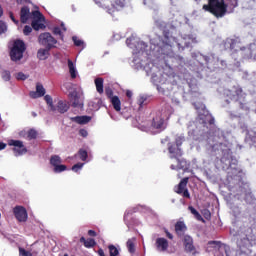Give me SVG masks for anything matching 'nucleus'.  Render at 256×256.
Returning a JSON list of instances; mask_svg holds the SVG:
<instances>
[{
    "label": "nucleus",
    "mask_w": 256,
    "mask_h": 256,
    "mask_svg": "<svg viewBox=\"0 0 256 256\" xmlns=\"http://www.w3.org/2000/svg\"><path fill=\"white\" fill-rule=\"evenodd\" d=\"M95 245V240L93 238H89L86 240L84 246L87 247V248H91V247H94Z\"/></svg>",
    "instance_id": "obj_34"
},
{
    "label": "nucleus",
    "mask_w": 256,
    "mask_h": 256,
    "mask_svg": "<svg viewBox=\"0 0 256 256\" xmlns=\"http://www.w3.org/2000/svg\"><path fill=\"white\" fill-rule=\"evenodd\" d=\"M57 111L59 113H67L69 111V104L66 101L59 100L57 103Z\"/></svg>",
    "instance_id": "obj_20"
},
{
    "label": "nucleus",
    "mask_w": 256,
    "mask_h": 256,
    "mask_svg": "<svg viewBox=\"0 0 256 256\" xmlns=\"http://www.w3.org/2000/svg\"><path fill=\"white\" fill-rule=\"evenodd\" d=\"M98 255L99 256H105V252L103 251V249L98 250Z\"/></svg>",
    "instance_id": "obj_53"
},
{
    "label": "nucleus",
    "mask_w": 256,
    "mask_h": 256,
    "mask_svg": "<svg viewBox=\"0 0 256 256\" xmlns=\"http://www.w3.org/2000/svg\"><path fill=\"white\" fill-rule=\"evenodd\" d=\"M70 101L73 107H83V92L74 90L70 93Z\"/></svg>",
    "instance_id": "obj_11"
},
{
    "label": "nucleus",
    "mask_w": 256,
    "mask_h": 256,
    "mask_svg": "<svg viewBox=\"0 0 256 256\" xmlns=\"http://www.w3.org/2000/svg\"><path fill=\"white\" fill-rule=\"evenodd\" d=\"M15 78L17 79V81H26V79H29V74L18 72L15 74Z\"/></svg>",
    "instance_id": "obj_30"
},
{
    "label": "nucleus",
    "mask_w": 256,
    "mask_h": 256,
    "mask_svg": "<svg viewBox=\"0 0 256 256\" xmlns=\"http://www.w3.org/2000/svg\"><path fill=\"white\" fill-rule=\"evenodd\" d=\"M72 39H73L74 45H76V47H82L83 42L81 40H79V38L74 36Z\"/></svg>",
    "instance_id": "obj_38"
},
{
    "label": "nucleus",
    "mask_w": 256,
    "mask_h": 256,
    "mask_svg": "<svg viewBox=\"0 0 256 256\" xmlns=\"http://www.w3.org/2000/svg\"><path fill=\"white\" fill-rule=\"evenodd\" d=\"M237 246L243 255H251L253 247L256 246V237L253 234L241 236L237 241Z\"/></svg>",
    "instance_id": "obj_4"
},
{
    "label": "nucleus",
    "mask_w": 256,
    "mask_h": 256,
    "mask_svg": "<svg viewBox=\"0 0 256 256\" xmlns=\"http://www.w3.org/2000/svg\"><path fill=\"white\" fill-rule=\"evenodd\" d=\"M106 95H107V97H109V99L111 101V97H113V91L111 89H106Z\"/></svg>",
    "instance_id": "obj_43"
},
{
    "label": "nucleus",
    "mask_w": 256,
    "mask_h": 256,
    "mask_svg": "<svg viewBox=\"0 0 256 256\" xmlns=\"http://www.w3.org/2000/svg\"><path fill=\"white\" fill-rule=\"evenodd\" d=\"M135 241V238H131L127 241L126 245L129 253H135Z\"/></svg>",
    "instance_id": "obj_25"
},
{
    "label": "nucleus",
    "mask_w": 256,
    "mask_h": 256,
    "mask_svg": "<svg viewBox=\"0 0 256 256\" xmlns=\"http://www.w3.org/2000/svg\"><path fill=\"white\" fill-rule=\"evenodd\" d=\"M221 247V242L211 241L208 243L207 250L212 251V249H219Z\"/></svg>",
    "instance_id": "obj_28"
},
{
    "label": "nucleus",
    "mask_w": 256,
    "mask_h": 256,
    "mask_svg": "<svg viewBox=\"0 0 256 256\" xmlns=\"http://www.w3.org/2000/svg\"><path fill=\"white\" fill-rule=\"evenodd\" d=\"M110 256L119 255V250L115 246H109Z\"/></svg>",
    "instance_id": "obj_35"
},
{
    "label": "nucleus",
    "mask_w": 256,
    "mask_h": 256,
    "mask_svg": "<svg viewBox=\"0 0 256 256\" xmlns=\"http://www.w3.org/2000/svg\"><path fill=\"white\" fill-rule=\"evenodd\" d=\"M0 17H3V8L0 6Z\"/></svg>",
    "instance_id": "obj_56"
},
{
    "label": "nucleus",
    "mask_w": 256,
    "mask_h": 256,
    "mask_svg": "<svg viewBox=\"0 0 256 256\" xmlns=\"http://www.w3.org/2000/svg\"><path fill=\"white\" fill-rule=\"evenodd\" d=\"M38 41L40 45H43L47 49H51V47H55V45H57V40L53 38L50 33L47 32L40 34Z\"/></svg>",
    "instance_id": "obj_8"
},
{
    "label": "nucleus",
    "mask_w": 256,
    "mask_h": 256,
    "mask_svg": "<svg viewBox=\"0 0 256 256\" xmlns=\"http://www.w3.org/2000/svg\"><path fill=\"white\" fill-rule=\"evenodd\" d=\"M184 247H185L186 251H193V249H194L193 238H191V236H189V235L184 236Z\"/></svg>",
    "instance_id": "obj_22"
},
{
    "label": "nucleus",
    "mask_w": 256,
    "mask_h": 256,
    "mask_svg": "<svg viewBox=\"0 0 256 256\" xmlns=\"http://www.w3.org/2000/svg\"><path fill=\"white\" fill-rule=\"evenodd\" d=\"M2 79L4 81H9V79H11V73L9 71L2 72Z\"/></svg>",
    "instance_id": "obj_37"
},
{
    "label": "nucleus",
    "mask_w": 256,
    "mask_h": 256,
    "mask_svg": "<svg viewBox=\"0 0 256 256\" xmlns=\"http://www.w3.org/2000/svg\"><path fill=\"white\" fill-rule=\"evenodd\" d=\"M190 213H192V215H194V217L198 220V221H203V217L201 216V214H199V212L193 208V206L188 207Z\"/></svg>",
    "instance_id": "obj_29"
},
{
    "label": "nucleus",
    "mask_w": 256,
    "mask_h": 256,
    "mask_svg": "<svg viewBox=\"0 0 256 256\" xmlns=\"http://www.w3.org/2000/svg\"><path fill=\"white\" fill-rule=\"evenodd\" d=\"M71 121H74L79 125H87V123L91 121V116H76V117H72Z\"/></svg>",
    "instance_id": "obj_17"
},
{
    "label": "nucleus",
    "mask_w": 256,
    "mask_h": 256,
    "mask_svg": "<svg viewBox=\"0 0 256 256\" xmlns=\"http://www.w3.org/2000/svg\"><path fill=\"white\" fill-rule=\"evenodd\" d=\"M49 49L50 48H41L37 52V57L40 61H45V59L49 58Z\"/></svg>",
    "instance_id": "obj_19"
},
{
    "label": "nucleus",
    "mask_w": 256,
    "mask_h": 256,
    "mask_svg": "<svg viewBox=\"0 0 256 256\" xmlns=\"http://www.w3.org/2000/svg\"><path fill=\"white\" fill-rule=\"evenodd\" d=\"M166 235H167V238L168 239H173V234L169 233V232H166Z\"/></svg>",
    "instance_id": "obj_54"
},
{
    "label": "nucleus",
    "mask_w": 256,
    "mask_h": 256,
    "mask_svg": "<svg viewBox=\"0 0 256 256\" xmlns=\"http://www.w3.org/2000/svg\"><path fill=\"white\" fill-rule=\"evenodd\" d=\"M111 103L115 109V111H121V100L117 96L111 97Z\"/></svg>",
    "instance_id": "obj_23"
},
{
    "label": "nucleus",
    "mask_w": 256,
    "mask_h": 256,
    "mask_svg": "<svg viewBox=\"0 0 256 256\" xmlns=\"http://www.w3.org/2000/svg\"><path fill=\"white\" fill-rule=\"evenodd\" d=\"M181 143H183V137H178L176 140V144H168V151L170 153V157L172 159L171 169H182L183 171H186L189 169V164H187V161L179 158L181 155H183V152L181 151Z\"/></svg>",
    "instance_id": "obj_2"
},
{
    "label": "nucleus",
    "mask_w": 256,
    "mask_h": 256,
    "mask_svg": "<svg viewBox=\"0 0 256 256\" xmlns=\"http://www.w3.org/2000/svg\"><path fill=\"white\" fill-rule=\"evenodd\" d=\"M189 182V178L186 177L184 179L181 180V182L179 183L178 187L175 188V191L181 195H183V197H187L189 199L190 194H189V190H187L185 187H187V183Z\"/></svg>",
    "instance_id": "obj_13"
},
{
    "label": "nucleus",
    "mask_w": 256,
    "mask_h": 256,
    "mask_svg": "<svg viewBox=\"0 0 256 256\" xmlns=\"http://www.w3.org/2000/svg\"><path fill=\"white\" fill-rule=\"evenodd\" d=\"M203 9L215 15V17H223L227 11V6L225 0H209V4H205Z\"/></svg>",
    "instance_id": "obj_5"
},
{
    "label": "nucleus",
    "mask_w": 256,
    "mask_h": 256,
    "mask_svg": "<svg viewBox=\"0 0 256 256\" xmlns=\"http://www.w3.org/2000/svg\"><path fill=\"white\" fill-rule=\"evenodd\" d=\"M156 70H157V67L153 66L152 71H156Z\"/></svg>",
    "instance_id": "obj_58"
},
{
    "label": "nucleus",
    "mask_w": 256,
    "mask_h": 256,
    "mask_svg": "<svg viewBox=\"0 0 256 256\" xmlns=\"http://www.w3.org/2000/svg\"><path fill=\"white\" fill-rule=\"evenodd\" d=\"M78 155H79L81 161H87V151L80 150Z\"/></svg>",
    "instance_id": "obj_36"
},
{
    "label": "nucleus",
    "mask_w": 256,
    "mask_h": 256,
    "mask_svg": "<svg viewBox=\"0 0 256 256\" xmlns=\"http://www.w3.org/2000/svg\"><path fill=\"white\" fill-rule=\"evenodd\" d=\"M45 95V87H43L41 84L36 85V91L30 92V97L32 99H39V97H43Z\"/></svg>",
    "instance_id": "obj_14"
},
{
    "label": "nucleus",
    "mask_w": 256,
    "mask_h": 256,
    "mask_svg": "<svg viewBox=\"0 0 256 256\" xmlns=\"http://www.w3.org/2000/svg\"><path fill=\"white\" fill-rule=\"evenodd\" d=\"M88 235H90L91 237H95L96 233L93 230H89Z\"/></svg>",
    "instance_id": "obj_51"
},
{
    "label": "nucleus",
    "mask_w": 256,
    "mask_h": 256,
    "mask_svg": "<svg viewBox=\"0 0 256 256\" xmlns=\"http://www.w3.org/2000/svg\"><path fill=\"white\" fill-rule=\"evenodd\" d=\"M175 231L177 235H183L185 231H187V226L185 225V222L183 221H178L175 225Z\"/></svg>",
    "instance_id": "obj_21"
},
{
    "label": "nucleus",
    "mask_w": 256,
    "mask_h": 256,
    "mask_svg": "<svg viewBox=\"0 0 256 256\" xmlns=\"http://www.w3.org/2000/svg\"><path fill=\"white\" fill-rule=\"evenodd\" d=\"M204 217H205V219H209V218L211 217V212L206 211V212L204 213Z\"/></svg>",
    "instance_id": "obj_48"
},
{
    "label": "nucleus",
    "mask_w": 256,
    "mask_h": 256,
    "mask_svg": "<svg viewBox=\"0 0 256 256\" xmlns=\"http://www.w3.org/2000/svg\"><path fill=\"white\" fill-rule=\"evenodd\" d=\"M7 147V144L0 142V151H3Z\"/></svg>",
    "instance_id": "obj_47"
},
{
    "label": "nucleus",
    "mask_w": 256,
    "mask_h": 256,
    "mask_svg": "<svg viewBox=\"0 0 256 256\" xmlns=\"http://www.w3.org/2000/svg\"><path fill=\"white\" fill-rule=\"evenodd\" d=\"M79 133H80L81 137H87V135H89V133L85 129H81L79 131Z\"/></svg>",
    "instance_id": "obj_42"
},
{
    "label": "nucleus",
    "mask_w": 256,
    "mask_h": 256,
    "mask_svg": "<svg viewBox=\"0 0 256 256\" xmlns=\"http://www.w3.org/2000/svg\"><path fill=\"white\" fill-rule=\"evenodd\" d=\"M13 213H14L17 221H19L20 223H25V221H27V218H28L27 210L24 207L16 206L13 209Z\"/></svg>",
    "instance_id": "obj_12"
},
{
    "label": "nucleus",
    "mask_w": 256,
    "mask_h": 256,
    "mask_svg": "<svg viewBox=\"0 0 256 256\" xmlns=\"http://www.w3.org/2000/svg\"><path fill=\"white\" fill-rule=\"evenodd\" d=\"M7 33V24L0 20V35Z\"/></svg>",
    "instance_id": "obj_33"
},
{
    "label": "nucleus",
    "mask_w": 256,
    "mask_h": 256,
    "mask_svg": "<svg viewBox=\"0 0 256 256\" xmlns=\"http://www.w3.org/2000/svg\"><path fill=\"white\" fill-rule=\"evenodd\" d=\"M124 219H127V214L124 215Z\"/></svg>",
    "instance_id": "obj_59"
},
{
    "label": "nucleus",
    "mask_w": 256,
    "mask_h": 256,
    "mask_svg": "<svg viewBox=\"0 0 256 256\" xmlns=\"http://www.w3.org/2000/svg\"><path fill=\"white\" fill-rule=\"evenodd\" d=\"M68 69H69L71 79H76L77 75L79 74V72H77V66L75 65V63H73V61L69 59H68Z\"/></svg>",
    "instance_id": "obj_18"
},
{
    "label": "nucleus",
    "mask_w": 256,
    "mask_h": 256,
    "mask_svg": "<svg viewBox=\"0 0 256 256\" xmlns=\"http://www.w3.org/2000/svg\"><path fill=\"white\" fill-rule=\"evenodd\" d=\"M165 50L171 51V46H169V45L164 46L162 48V51H165Z\"/></svg>",
    "instance_id": "obj_52"
},
{
    "label": "nucleus",
    "mask_w": 256,
    "mask_h": 256,
    "mask_svg": "<svg viewBox=\"0 0 256 256\" xmlns=\"http://www.w3.org/2000/svg\"><path fill=\"white\" fill-rule=\"evenodd\" d=\"M83 165H85L84 163H77L76 165H74L72 167V171H74V173H79V171H81L83 169Z\"/></svg>",
    "instance_id": "obj_32"
},
{
    "label": "nucleus",
    "mask_w": 256,
    "mask_h": 256,
    "mask_svg": "<svg viewBox=\"0 0 256 256\" xmlns=\"http://www.w3.org/2000/svg\"><path fill=\"white\" fill-rule=\"evenodd\" d=\"M44 100L50 108V111H57V108L53 105V98L50 95L44 96Z\"/></svg>",
    "instance_id": "obj_26"
},
{
    "label": "nucleus",
    "mask_w": 256,
    "mask_h": 256,
    "mask_svg": "<svg viewBox=\"0 0 256 256\" xmlns=\"http://www.w3.org/2000/svg\"><path fill=\"white\" fill-rule=\"evenodd\" d=\"M168 57H171V53L164 54V56L162 57V59H164V61L167 62Z\"/></svg>",
    "instance_id": "obj_49"
},
{
    "label": "nucleus",
    "mask_w": 256,
    "mask_h": 256,
    "mask_svg": "<svg viewBox=\"0 0 256 256\" xmlns=\"http://www.w3.org/2000/svg\"><path fill=\"white\" fill-rule=\"evenodd\" d=\"M95 86L98 93H103V78H96Z\"/></svg>",
    "instance_id": "obj_27"
},
{
    "label": "nucleus",
    "mask_w": 256,
    "mask_h": 256,
    "mask_svg": "<svg viewBox=\"0 0 256 256\" xmlns=\"http://www.w3.org/2000/svg\"><path fill=\"white\" fill-rule=\"evenodd\" d=\"M145 101H146V98L144 96H141L139 98L138 103H139L140 107L143 105V103H145Z\"/></svg>",
    "instance_id": "obj_44"
},
{
    "label": "nucleus",
    "mask_w": 256,
    "mask_h": 256,
    "mask_svg": "<svg viewBox=\"0 0 256 256\" xmlns=\"http://www.w3.org/2000/svg\"><path fill=\"white\" fill-rule=\"evenodd\" d=\"M10 59L11 61H14L15 63H17L18 61H21V59H23V55L25 53V42H23V40H14L12 41V43L10 44Z\"/></svg>",
    "instance_id": "obj_6"
},
{
    "label": "nucleus",
    "mask_w": 256,
    "mask_h": 256,
    "mask_svg": "<svg viewBox=\"0 0 256 256\" xmlns=\"http://www.w3.org/2000/svg\"><path fill=\"white\" fill-rule=\"evenodd\" d=\"M191 43H197V41L195 40V38H190L189 41L185 42L186 47H189V45H191Z\"/></svg>",
    "instance_id": "obj_41"
},
{
    "label": "nucleus",
    "mask_w": 256,
    "mask_h": 256,
    "mask_svg": "<svg viewBox=\"0 0 256 256\" xmlns=\"http://www.w3.org/2000/svg\"><path fill=\"white\" fill-rule=\"evenodd\" d=\"M126 95H127V97H129V99H131V97H133V92H131L130 90H128V91L126 92Z\"/></svg>",
    "instance_id": "obj_50"
},
{
    "label": "nucleus",
    "mask_w": 256,
    "mask_h": 256,
    "mask_svg": "<svg viewBox=\"0 0 256 256\" xmlns=\"http://www.w3.org/2000/svg\"><path fill=\"white\" fill-rule=\"evenodd\" d=\"M31 31H33V28L31 26H25L23 29L24 35H30Z\"/></svg>",
    "instance_id": "obj_40"
},
{
    "label": "nucleus",
    "mask_w": 256,
    "mask_h": 256,
    "mask_svg": "<svg viewBox=\"0 0 256 256\" xmlns=\"http://www.w3.org/2000/svg\"><path fill=\"white\" fill-rule=\"evenodd\" d=\"M96 5L103 7L104 9H121L125 6V0H94Z\"/></svg>",
    "instance_id": "obj_7"
},
{
    "label": "nucleus",
    "mask_w": 256,
    "mask_h": 256,
    "mask_svg": "<svg viewBox=\"0 0 256 256\" xmlns=\"http://www.w3.org/2000/svg\"><path fill=\"white\" fill-rule=\"evenodd\" d=\"M8 145L10 147H14L13 151L16 157H19V155H25V153H27V148L25 147V145H23V142L20 140H9Z\"/></svg>",
    "instance_id": "obj_9"
},
{
    "label": "nucleus",
    "mask_w": 256,
    "mask_h": 256,
    "mask_svg": "<svg viewBox=\"0 0 256 256\" xmlns=\"http://www.w3.org/2000/svg\"><path fill=\"white\" fill-rule=\"evenodd\" d=\"M54 33L55 35H61V28L59 27L54 28Z\"/></svg>",
    "instance_id": "obj_46"
},
{
    "label": "nucleus",
    "mask_w": 256,
    "mask_h": 256,
    "mask_svg": "<svg viewBox=\"0 0 256 256\" xmlns=\"http://www.w3.org/2000/svg\"><path fill=\"white\" fill-rule=\"evenodd\" d=\"M227 256H229V254H227Z\"/></svg>",
    "instance_id": "obj_60"
},
{
    "label": "nucleus",
    "mask_w": 256,
    "mask_h": 256,
    "mask_svg": "<svg viewBox=\"0 0 256 256\" xmlns=\"http://www.w3.org/2000/svg\"><path fill=\"white\" fill-rule=\"evenodd\" d=\"M247 139H250L251 141H253V143H256V128L248 131Z\"/></svg>",
    "instance_id": "obj_31"
},
{
    "label": "nucleus",
    "mask_w": 256,
    "mask_h": 256,
    "mask_svg": "<svg viewBox=\"0 0 256 256\" xmlns=\"http://www.w3.org/2000/svg\"><path fill=\"white\" fill-rule=\"evenodd\" d=\"M85 242H87V240L85 239V237H81L80 238V243H83L85 245Z\"/></svg>",
    "instance_id": "obj_55"
},
{
    "label": "nucleus",
    "mask_w": 256,
    "mask_h": 256,
    "mask_svg": "<svg viewBox=\"0 0 256 256\" xmlns=\"http://www.w3.org/2000/svg\"><path fill=\"white\" fill-rule=\"evenodd\" d=\"M30 17H32V27L35 31L45 29V17H43V14L37 10L31 14L29 8L23 7L20 12L21 23H27Z\"/></svg>",
    "instance_id": "obj_3"
},
{
    "label": "nucleus",
    "mask_w": 256,
    "mask_h": 256,
    "mask_svg": "<svg viewBox=\"0 0 256 256\" xmlns=\"http://www.w3.org/2000/svg\"><path fill=\"white\" fill-rule=\"evenodd\" d=\"M61 157L55 155L50 159V165H52L54 173H63V171H67V166L61 164Z\"/></svg>",
    "instance_id": "obj_10"
},
{
    "label": "nucleus",
    "mask_w": 256,
    "mask_h": 256,
    "mask_svg": "<svg viewBox=\"0 0 256 256\" xmlns=\"http://www.w3.org/2000/svg\"><path fill=\"white\" fill-rule=\"evenodd\" d=\"M156 247L158 251H165L169 247V242L165 238L156 239Z\"/></svg>",
    "instance_id": "obj_16"
},
{
    "label": "nucleus",
    "mask_w": 256,
    "mask_h": 256,
    "mask_svg": "<svg viewBox=\"0 0 256 256\" xmlns=\"http://www.w3.org/2000/svg\"><path fill=\"white\" fill-rule=\"evenodd\" d=\"M19 254H20V256H33V255L31 254V252H28V251H26V250L23 249V248H20V249H19Z\"/></svg>",
    "instance_id": "obj_39"
},
{
    "label": "nucleus",
    "mask_w": 256,
    "mask_h": 256,
    "mask_svg": "<svg viewBox=\"0 0 256 256\" xmlns=\"http://www.w3.org/2000/svg\"><path fill=\"white\" fill-rule=\"evenodd\" d=\"M10 19L13 21V23H15L16 25H18L19 24V21H17L16 19H15V16H13V14L10 12Z\"/></svg>",
    "instance_id": "obj_45"
},
{
    "label": "nucleus",
    "mask_w": 256,
    "mask_h": 256,
    "mask_svg": "<svg viewBox=\"0 0 256 256\" xmlns=\"http://www.w3.org/2000/svg\"><path fill=\"white\" fill-rule=\"evenodd\" d=\"M152 127H154V129H157V131H163V129H165V120L161 117H157L154 119Z\"/></svg>",
    "instance_id": "obj_15"
},
{
    "label": "nucleus",
    "mask_w": 256,
    "mask_h": 256,
    "mask_svg": "<svg viewBox=\"0 0 256 256\" xmlns=\"http://www.w3.org/2000/svg\"><path fill=\"white\" fill-rule=\"evenodd\" d=\"M61 27H62L63 31H67L64 24H62Z\"/></svg>",
    "instance_id": "obj_57"
},
{
    "label": "nucleus",
    "mask_w": 256,
    "mask_h": 256,
    "mask_svg": "<svg viewBox=\"0 0 256 256\" xmlns=\"http://www.w3.org/2000/svg\"><path fill=\"white\" fill-rule=\"evenodd\" d=\"M20 135L21 137H27V139H35V137H37V131L35 130L22 131Z\"/></svg>",
    "instance_id": "obj_24"
},
{
    "label": "nucleus",
    "mask_w": 256,
    "mask_h": 256,
    "mask_svg": "<svg viewBox=\"0 0 256 256\" xmlns=\"http://www.w3.org/2000/svg\"><path fill=\"white\" fill-rule=\"evenodd\" d=\"M126 45L130 47V49L133 50V63L136 67V69H141L142 67L146 70L147 75L151 76V79L154 83H165L167 81V75L163 76L161 72H153L151 73L149 70H147V65H145V60L147 59V52L145 50L147 49V44L143 41H139V38L136 37H130L126 40Z\"/></svg>",
    "instance_id": "obj_1"
}]
</instances>
